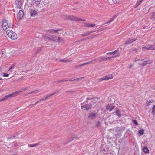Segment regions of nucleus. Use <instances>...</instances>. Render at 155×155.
I'll list each match as a JSON object with an SVG mask.
<instances>
[{
    "label": "nucleus",
    "mask_w": 155,
    "mask_h": 155,
    "mask_svg": "<svg viewBox=\"0 0 155 155\" xmlns=\"http://www.w3.org/2000/svg\"><path fill=\"white\" fill-rule=\"evenodd\" d=\"M21 92V90L17 91L13 93L6 96L4 98L0 100V102L7 100L9 98L12 97H14L17 96L20 94Z\"/></svg>",
    "instance_id": "f257e3e1"
},
{
    "label": "nucleus",
    "mask_w": 155,
    "mask_h": 155,
    "mask_svg": "<svg viewBox=\"0 0 155 155\" xmlns=\"http://www.w3.org/2000/svg\"><path fill=\"white\" fill-rule=\"evenodd\" d=\"M6 34L8 37L12 40H15L17 38L16 33L11 30H8L6 31Z\"/></svg>",
    "instance_id": "f03ea898"
},
{
    "label": "nucleus",
    "mask_w": 155,
    "mask_h": 155,
    "mask_svg": "<svg viewBox=\"0 0 155 155\" xmlns=\"http://www.w3.org/2000/svg\"><path fill=\"white\" fill-rule=\"evenodd\" d=\"M2 24L3 29L4 30H6L8 28H11L13 26L12 24H8V21L5 19L2 20Z\"/></svg>",
    "instance_id": "7ed1b4c3"
},
{
    "label": "nucleus",
    "mask_w": 155,
    "mask_h": 155,
    "mask_svg": "<svg viewBox=\"0 0 155 155\" xmlns=\"http://www.w3.org/2000/svg\"><path fill=\"white\" fill-rule=\"evenodd\" d=\"M45 38L48 39L55 41L57 42H60L61 38L57 36L54 35H48V36H45Z\"/></svg>",
    "instance_id": "20e7f679"
},
{
    "label": "nucleus",
    "mask_w": 155,
    "mask_h": 155,
    "mask_svg": "<svg viewBox=\"0 0 155 155\" xmlns=\"http://www.w3.org/2000/svg\"><path fill=\"white\" fill-rule=\"evenodd\" d=\"M87 102H89L90 103V104H86L83 105H82V104H81V108L82 109L85 108V109L86 110H88L92 107V104H91V102H92V100L91 99H88V98H87Z\"/></svg>",
    "instance_id": "39448f33"
},
{
    "label": "nucleus",
    "mask_w": 155,
    "mask_h": 155,
    "mask_svg": "<svg viewBox=\"0 0 155 155\" xmlns=\"http://www.w3.org/2000/svg\"><path fill=\"white\" fill-rule=\"evenodd\" d=\"M120 51L118 50L117 49L114 51L113 52H109L107 53V54H109L110 55H112L114 54H116V55L115 56H112V58H114L120 55Z\"/></svg>",
    "instance_id": "423d86ee"
},
{
    "label": "nucleus",
    "mask_w": 155,
    "mask_h": 155,
    "mask_svg": "<svg viewBox=\"0 0 155 155\" xmlns=\"http://www.w3.org/2000/svg\"><path fill=\"white\" fill-rule=\"evenodd\" d=\"M66 18L67 19H69L72 21H85V20H81L80 19H79L73 16L68 15L66 17Z\"/></svg>",
    "instance_id": "0eeeda50"
},
{
    "label": "nucleus",
    "mask_w": 155,
    "mask_h": 155,
    "mask_svg": "<svg viewBox=\"0 0 155 155\" xmlns=\"http://www.w3.org/2000/svg\"><path fill=\"white\" fill-rule=\"evenodd\" d=\"M24 15V12L22 10H20L18 14V18L19 19H21Z\"/></svg>",
    "instance_id": "6e6552de"
},
{
    "label": "nucleus",
    "mask_w": 155,
    "mask_h": 155,
    "mask_svg": "<svg viewBox=\"0 0 155 155\" xmlns=\"http://www.w3.org/2000/svg\"><path fill=\"white\" fill-rule=\"evenodd\" d=\"M137 40V39H132L131 38H128L126 40L125 44H130Z\"/></svg>",
    "instance_id": "1a4fd4ad"
},
{
    "label": "nucleus",
    "mask_w": 155,
    "mask_h": 155,
    "mask_svg": "<svg viewBox=\"0 0 155 155\" xmlns=\"http://www.w3.org/2000/svg\"><path fill=\"white\" fill-rule=\"evenodd\" d=\"M15 3L16 5V7L18 8H20L21 6V1L20 0H17L16 1Z\"/></svg>",
    "instance_id": "9d476101"
},
{
    "label": "nucleus",
    "mask_w": 155,
    "mask_h": 155,
    "mask_svg": "<svg viewBox=\"0 0 155 155\" xmlns=\"http://www.w3.org/2000/svg\"><path fill=\"white\" fill-rule=\"evenodd\" d=\"M30 12L31 16H35L38 15L37 12L35 10L31 9L30 10Z\"/></svg>",
    "instance_id": "9b49d317"
},
{
    "label": "nucleus",
    "mask_w": 155,
    "mask_h": 155,
    "mask_svg": "<svg viewBox=\"0 0 155 155\" xmlns=\"http://www.w3.org/2000/svg\"><path fill=\"white\" fill-rule=\"evenodd\" d=\"M97 113L92 112L89 114L88 117L91 119H94L96 117Z\"/></svg>",
    "instance_id": "f8f14e48"
},
{
    "label": "nucleus",
    "mask_w": 155,
    "mask_h": 155,
    "mask_svg": "<svg viewBox=\"0 0 155 155\" xmlns=\"http://www.w3.org/2000/svg\"><path fill=\"white\" fill-rule=\"evenodd\" d=\"M60 30H61V29H57V30H54V29H50L48 30H47V33H57L58 32V31Z\"/></svg>",
    "instance_id": "ddd939ff"
},
{
    "label": "nucleus",
    "mask_w": 155,
    "mask_h": 155,
    "mask_svg": "<svg viewBox=\"0 0 155 155\" xmlns=\"http://www.w3.org/2000/svg\"><path fill=\"white\" fill-rule=\"evenodd\" d=\"M94 32V31H87L86 32L82 34L81 35L82 37H84L88 35H90L91 33H93Z\"/></svg>",
    "instance_id": "4468645a"
},
{
    "label": "nucleus",
    "mask_w": 155,
    "mask_h": 155,
    "mask_svg": "<svg viewBox=\"0 0 155 155\" xmlns=\"http://www.w3.org/2000/svg\"><path fill=\"white\" fill-rule=\"evenodd\" d=\"M151 61L150 60H147L144 61L143 63L142 64V65L143 66H145L146 64H150L151 63Z\"/></svg>",
    "instance_id": "2eb2a0df"
},
{
    "label": "nucleus",
    "mask_w": 155,
    "mask_h": 155,
    "mask_svg": "<svg viewBox=\"0 0 155 155\" xmlns=\"http://www.w3.org/2000/svg\"><path fill=\"white\" fill-rule=\"evenodd\" d=\"M106 109L108 110L110 112L112 111L114 108V107L112 106L108 105L106 106Z\"/></svg>",
    "instance_id": "dca6fc26"
},
{
    "label": "nucleus",
    "mask_w": 155,
    "mask_h": 155,
    "mask_svg": "<svg viewBox=\"0 0 155 155\" xmlns=\"http://www.w3.org/2000/svg\"><path fill=\"white\" fill-rule=\"evenodd\" d=\"M97 35H93L91 36H89V37H88L87 38H84V39H81L80 41H82L85 40H87L88 39H89L91 38H93L95 37L96 36H97Z\"/></svg>",
    "instance_id": "f3484780"
},
{
    "label": "nucleus",
    "mask_w": 155,
    "mask_h": 155,
    "mask_svg": "<svg viewBox=\"0 0 155 155\" xmlns=\"http://www.w3.org/2000/svg\"><path fill=\"white\" fill-rule=\"evenodd\" d=\"M154 101V100L153 99H150L149 100H147L146 101V104L147 105V106H150V105L151 104V103H153V101Z\"/></svg>",
    "instance_id": "a211bd4d"
},
{
    "label": "nucleus",
    "mask_w": 155,
    "mask_h": 155,
    "mask_svg": "<svg viewBox=\"0 0 155 155\" xmlns=\"http://www.w3.org/2000/svg\"><path fill=\"white\" fill-rule=\"evenodd\" d=\"M105 80H109L112 79L113 76L112 74H109L104 76Z\"/></svg>",
    "instance_id": "6ab92c4d"
},
{
    "label": "nucleus",
    "mask_w": 155,
    "mask_h": 155,
    "mask_svg": "<svg viewBox=\"0 0 155 155\" xmlns=\"http://www.w3.org/2000/svg\"><path fill=\"white\" fill-rule=\"evenodd\" d=\"M85 26L87 27H94L95 26V24L91 23H85Z\"/></svg>",
    "instance_id": "aec40b11"
},
{
    "label": "nucleus",
    "mask_w": 155,
    "mask_h": 155,
    "mask_svg": "<svg viewBox=\"0 0 155 155\" xmlns=\"http://www.w3.org/2000/svg\"><path fill=\"white\" fill-rule=\"evenodd\" d=\"M143 151L146 153H148L149 152L148 149L146 146H144L143 147Z\"/></svg>",
    "instance_id": "412c9836"
},
{
    "label": "nucleus",
    "mask_w": 155,
    "mask_h": 155,
    "mask_svg": "<svg viewBox=\"0 0 155 155\" xmlns=\"http://www.w3.org/2000/svg\"><path fill=\"white\" fill-rule=\"evenodd\" d=\"M149 47L150 50H155V45L154 43L150 45Z\"/></svg>",
    "instance_id": "4be33fe9"
},
{
    "label": "nucleus",
    "mask_w": 155,
    "mask_h": 155,
    "mask_svg": "<svg viewBox=\"0 0 155 155\" xmlns=\"http://www.w3.org/2000/svg\"><path fill=\"white\" fill-rule=\"evenodd\" d=\"M59 61L60 62H64V63L68 62L70 61L69 60L67 59H66L65 58L61 59Z\"/></svg>",
    "instance_id": "5701e85b"
},
{
    "label": "nucleus",
    "mask_w": 155,
    "mask_h": 155,
    "mask_svg": "<svg viewBox=\"0 0 155 155\" xmlns=\"http://www.w3.org/2000/svg\"><path fill=\"white\" fill-rule=\"evenodd\" d=\"M41 91V90L40 89L37 90H36L34 91H32L31 92L28 93V94H31V93L36 94V93H38L40 92Z\"/></svg>",
    "instance_id": "b1692460"
},
{
    "label": "nucleus",
    "mask_w": 155,
    "mask_h": 155,
    "mask_svg": "<svg viewBox=\"0 0 155 155\" xmlns=\"http://www.w3.org/2000/svg\"><path fill=\"white\" fill-rule=\"evenodd\" d=\"M115 113H116V115L119 117H120L121 116V114L120 111L119 110H117L115 111Z\"/></svg>",
    "instance_id": "393cba45"
},
{
    "label": "nucleus",
    "mask_w": 155,
    "mask_h": 155,
    "mask_svg": "<svg viewBox=\"0 0 155 155\" xmlns=\"http://www.w3.org/2000/svg\"><path fill=\"white\" fill-rule=\"evenodd\" d=\"M143 0H139L137 2L136 5L135 7H137L142 2V1Z\"/></svg>",
    "instance_id": "a878e982"
},
{
    "label": "nucleus",
    "mask_w": 155,
    "mask_h": 155,
    "mask_svg": "<svg viewBox=\"0 0 155 155\" xmlns=\"http://www.w3.org/2000/svg\"><path fill=\"white\" fill-rule=\"evenodd\" d=\"M144 133V130L143 129L140 130L138 131V133L140 135H143Z\"/></svg>",
    "instance_id": "bb28decb"
},
{
    "label": "nucleus",
    "mask_w": 155,
    "mask_h": 155,
    "mask_svg": "<svg viewBox=\"0 0 155 155\" xmlns=\"http://www.w3.org/2000/svg\"><path fill=\"white\" fill-rule=\"evenodd\" d=\"M152 113L153 115H155V105H153L152 107Z\"/></svg>",
    "instance_id": "cd10ccee"
},
{
    "label": "nucleus",
    "mask_w": 155,
    "mask_h": 155,
    "mask_svg": "<svg viewBox=\"0 0 155 155\" xmlns=\"http://www.w3.org/2000/svg\"><path fill=\"white\" fill-rule=\"evenodd\" d=\"M101 58V59L104 60H106L107 59H108L109 60H110V59L112 58V57H107V58H104V57H102Z\"/></svg>",
    "instance_id": "c85d7f7f"
},
{
    "label": "nucleus",
    "mask_w": 155,
    "mask_h": 155,
    "mask_svg": "<svg viewBox=\"0 0 155 155\" xmlns=\"http://www.w3.org/2000/svg\"><path fill=\"white\" fill-rule=\"evenodd\" d=\"M35 3L36 5H38L40 3V1L39 0H33Z\"/></svg>",
    "instance_id": "c756f323"
},
{
    "label": "nucleus",
    "mask_w": 155,
    "mask_h": 155,
    "mask_svg": "<svg viewBox=\"0 0 155 155\" xmlns=\"http://www.w3.org/2000/svg\"><path fill=\"white\" fill-rule=\"evenodd\" d=\"M41 48H39L35 52V54H34V56H35L38 52L41 51Z\"/></svg>",
    "instance_id": "7c9ffc66"
},
{
    "label": "nucleus",
    "mask_w": 155,
    "mask_h": 155,
    "mask_svg": "<svg viewBox=\"0 0 155 155\" xmlns=\"http://www.w3.org/2000/svg\"><path fill=\"white\" fill-rule=\"evenodd\" d=\"M107 28H98V31L99 32V31H102L103 30H104L105 29H106Z\"/></svg>",
    "instance_id": "2f4dec72"
},
{
    "label": "nucleus",
    "mask_w": 155,
    "mask_h": 155,
    "mask_svg": "<svg viewBox=\"0 0 155 155\" xmlns=\"http://www.w3.org/2000/svg\"><path fill=\"white\" fill-rule=\"evenodd\" d=\"M15 65V64H13L12 65V66L10 67H9L8 71H10L12 69L14 68Z\"/></svg>",
    "instance_id": "473e14b6"
},
{
    "label": "nucleus",
    "mask_w": 155,
    "mask_h": 155,
    "mask_svg": "<svg viewBox=\"0 0 155 155\" xmlns=\"http://www.w3.org/2000/svg\"><path fill=\"white\" fill-rule=\"evenodd\" d=\"M114 18H112L110 20H109V21H108L107 22H106V23L105 24H109L111 22H112L114 20Z\"/></svg>",
    "instance_id": "72a5a7b5"
},
{
    "label": "nucleus",
    "mask_w": 155,
    "mask_h": 155,
    "mask_svg": "<svg viewBox=\"0 0 155 155\" xmlns=\"http://www.w3.org/2000/svg\"><path fill=\"white\" fill-rule=\"evenodd\" d=\"M94 61V60H93L91 61H89L87 63H83V64H81L80 66H83V65H85L87 64H89L90 63V62H92L93 61Z\"/></svg>",
    "instance_id": "f704fd0d"
},
{
    "label": "nucleus",
    "mask_w": 155,
    "mask_h": 155,
    "mask_svg": "<svg viewBox=\"0 0 155 155\" xmlns=\"http://www.w3.org/2000/svg\"><path fill=\"white\" fill-rule=\"evenodd\" d=\"M48 97H49V96H46V97H45L44 98H43L42 99H41L39 100V101H45V100H46Z\"/></svg>",
    "instance_id": "c9c22d12"
},
{
    "label": "nucleus",
    "mask_w": 155,
    "mask_h": 155,
    "mask_svg": "<svg viewBox=\"0 0 155 155\" xmlns=\"http://www.w3.org/2000/svg\"><path fill=\"white\" fill-rule=\"evenodd\" d=\"M142 50L143 51H145L146 50H149V47H143L142 48Z\"/></svg>",
    "instance_id": "e433bc0d"
},
{
    "label": "nucleus",
    "mask_w": 155,
    "mask_h": 155,
    "mask_svg": "<svg viewBox=\"0 0 155 155\" xmlns=\"http://www.w3.org/2000/svg\"><path fill=\"white\" fill-rule=\"evenodd\" d=\"M132 122L135 125H138V124L137 123V122L136 120H132Z\"/></svg>",
    "instance_id": "4c0bfd02"
},
{
    "label": "nucleus",
    "mask_w": 155,
    "mask_h": 155,
    "mask_svg": "<svg viewBox=\"0 0 155 155\" xmlns=\"http://www.w3.org/2000/svg\"><path fill=\"white\" fill-rule=\"evenodd\" d=\"M104 80H105V78L104 77L102 78H100L98 79V81H102Z\"/></svg>",
    "instance_id": "58836bf2"
},
{
    "label": "nucleus",
    "mask_w": 155,
    "mask_h": 155,
    "mask_svg": "<svg viewBox=\"0 0 155 155\" xmlns=\"http://www.w3.org/2000/svg\"><path fill=\"white\" fill-rule=\"evenodd\" d=\"M3 77H8L9 76V75L8 74L3 73Z\"/></svg>",
    "instance_id": "ea45409f"
},
{
    "label": "nucleus",
    "mask_w": 155,
    "mask_h": 155,
    "mask_svg": "<svg viewBox=\"0 0 155 155\" xmlns=\"http://www.w3.org/2000/svg\"><path fill=\"white\" fill-rule=\"evenodd\" d=\"M67 81H68V80H65V79L61 80H59L58 81V82H64Z\"/></svg>",
    "instance_id": "a19ab883"
},
{
    "label": "nucleus",
    "mask_w": 155,
    "mask_h": 155,
    "mask_svg": "<svg viewBox=\"0 0 155 155\" xmlns=\"http://www.w3.org/2000/svg\"><path fill=\"white\" fill-rule=\"evenodd\" d=\"M112 1L115 4L119 2V0H112Z\"/></svg>",
    "instance_id": "79ce46f5"
},
{
    "label": "nucleus",
    "mask_w": 155,
    "mask_h": 155,
    "mask_svg": "<svg viewBox=\"0 0 155 155\" xmlns=\"http://www.w3.org/2000/svg\"><path fill=\"white\" fill-rule=\"evenodd\" d=\"M21 92L25 91L26 90V89L25 87H23L22 88L21 90Z\"/></svg>",
    "instance_id": "37998d69"
},
{
    "label": "nucleus",
    "mask_w": 155,
    "mask_h": 155,
    "mask_svg": "<svg viewBox=\"0 0 155 155\" xmlns=\"http://www.w3.org/2000/svg\"><path fill=\"white\" fill-rule=\"evenodd\" d=\"M28 146L30 147H36V145H35V144H28Z\"/></svg>",
    "instance_id": "c03bdc74"
},
{
    "label": "nucleus",
    "mask_w": 155,
    "mask_h": 155,
    "mask_svg": "<svg viewBox=\"0 0 155 155\" xmlns=\"http://www.w3.org/2000/svg\"><path fill=\"white\" fill-rule=\"evenodd\" d=\"M40 101H39V100L38 101H37L36 102H35V103L33 105H35V106L37 104L39 103Z\"/></svg>",
    "instance_id": "a18cd8bd"
},
{
    "label": "nucleus",
    "mask_w": 155,
    "mask_h": 155,
    "mask_svg": "<svg viewBox=\"0 0 155 155\" xmlns=\"http://www.w3.org/2000/svg\"><path fill=\"white\" fill-rule=\"evenodd\" d=\"M153 17L154 19H155V12L153 13Z\"/></svg>",
    "instance_id": "49530a36"
},
{
    "label": "nucleus",
    "mask_w": 155,
    "mask_h": 155,
    "mask_svg": "<svg viewBox=\"0 0 155 155\" xmlns=\"http://www.w3.org/2000/svg\"><path fill=\"white\" fill-rule=\"evenodd\" d=\"M133 66V65L132 64H131L130 65L128 66V68L130 69Z\"/></svg>",
    "instance_id": "de8ad7c7"
},
{
    "label": "nucleus",
    "mask_w": 155,
    "mask_h": 155,
    "mask_svg": "<svg viewBox=\"0 0 155 155\" xmlns=\"http://www.w3.org/2000/svg\"><path fill=\"white\" fill-rule=\"evenodd\" d=\"M58 91H56L54 92H53V93L54 94H54L58 93Z\"/></svg>",
    "instance_id": "09e8293b"
},
{
    "label": "nucleus",
    "mask_w": 155,
    "mask_h": 155,
    "mask_svg": "<svg viewBox=\"0 0 155 155\" xmlns=\"http://www.w3.org/2000/svg\"><path fill=\"white\" fill-rule=\"evenodd\" d=\"M140 60V59H135V60H134V62H137V61Z\"/></svg>",
    "instance_id": "8fccbe9b"
},
{
    "label": "nucleus",
    "mask_w": 155,
    "mask_h": 155,
    "mask_svg": "<svg viewBox=\"0 0 155 155\" xmlns=\"http://www.w3.org/2000/svg\"><path fill=\"white\" fill-rule=\"evenodd\" d=\"M25 87V88L26 90H28L30 88V87Z\"/></svg>",
    "instance_id": "3c124183"
},
{
    "label": "nucleus",
    "mask_w": 155,
    "mask_h": 155,
    "mask_svg": "<svg viewBox=\"0 0 155 155\" xmlns=\"http://www.w3.org/2000/svg\"><path fill=\"white\" fill-rule=\"evenodd\" d=\"M53 95H54V94H53L52 93L51 94L48 95V96H49V97H51V96H52Z\"/></svg>",
    "instance_id": "603ef678"
},
{
    "label": "nucleus",
    "mask_w": 155,
    "mask_h": 155,
    "mask_svg": "<svg viewBox=\"0 0 155 155\" xmlns=\"http://www.w3.org/2000/svg\"><path fill=\"white\" fill-rule=\"evenodd\" d=\"M80 79H82V78H77L75 80H76L78 81V80H79Z\"/></svg>",
    "instance_id": "864d4df0"
},
{
    "label": "nucleus",
    "mask_w": 155,
    "mask_h": 155,
    "mask_svg": "<svg viewBox=\"0 0 155 155\" xmlns=\"http://www.w3.org/2000/svg\"><path fill=\"white\" fill-rule=\"evenodd\" d=\"M75 79H73V80H69V81H74L75 80Z\"/></svg>",
    "instance_id": "5fc2aeb1"
},
{
    "label": "nucleus",
    "mask_w": 155,
    "mask_h": 155,
    "mask_svg": "<svg viewBox=\"0 0 155 155\" xmlns=\"http://www.w3.org/2000/svg\"><path fill=\"white\" fill-rule=\"evenodd\" d=\"M73 140V138H72L71 140H69V142H70L71 141Z\"/></svg>",
    "instance_id": "6e6d98bb"
},
{
    "label": "nucleus",
    "mask_w": 155,
    "mask_h": 155,
    "mask_svg": "<svg viewBox=\"0 0 155 155\" xmlns=\"http://www.w3.org/2000/svg\"><path fill=\"white\" fill-rule=\"evenodd\" d=\"M39 144L38 143H36L35 144V145H36V146L37 145H38Z\"/></svg>",
    "instance_id": "4d7b16f0"
},
{
    "label": "nucleus",
    "mask_w": 155,
    "mask_h": 155,
    "mask_svg": "<svg viewBox=\"0 0 155 155\" xmlns=\"http://www.w3.org/2000/svg\"><path fill=\"white\" fill-rule=\"evenodd\" d=\"M101 57H100V59H99V60H103L102 59H101Z\"/></svg>",
    "instance_id": "13d9d810"
},
{
    "label": "nucleus",
    "mask_w": 155,
    "mask_h": 155,
    "mask_svg": "<svg viewBox=\"0 0 155 155\" xmlns=\"http://www.w3.org/2000/svg\"><path fill=\"white\" fill-rule=\"evenodd\" d=\"M31 105H29V106H31Z\"/></svg>",
    "instance_id": "bf43d9fd"
},
{
    "label": "nucleus",
    "mask_w": 155,
    "mask_h": 155,
    "mask_svg": "<svg viewBox=\"0 0 155 155\" xmlns=\"http://www.w3.org/2000/svg\"><path fill=\"white\" fill-rule=\"evenodd\" d=\"M2 79V78H1V79H0V80L1 79Z\"/></svg>",
    "instance_id": "052dcab7"
},
{
    "label": "nucleus",
    "mask_w": 155,
    "mask_h": 155,
    "mask_svg": "<svg viewBox=\"0 0 155 155\" xmlns=\"http://www.w3.org/2000/svg\"><path fill=\"white\" fill-rule=\"evenodd\" d=\"M154 89H155V88H154Z\"/></svg>",
    "instance_id": "680f3d73"
}]
</instances>
